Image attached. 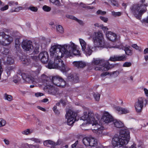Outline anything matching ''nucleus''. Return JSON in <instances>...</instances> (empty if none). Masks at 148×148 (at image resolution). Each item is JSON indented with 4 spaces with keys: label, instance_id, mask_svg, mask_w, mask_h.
Here are the masks:
<instances>
[{
    "label": "nucleus",
    "instance_id": "nucleus-1",
    "mask_svg": "<svg viewBox=\"0 0 148 148\" xmlns=\"http://www.w3.org/2000/svg\"><path fill=\"white\" fill-rule=\"evenodd\" d=\"M77 45L72 42L69 44L62 45L54 44L50 49V53L52 59L49 62L47 67L49 69H57L63 73H66L70 70L61 59L64 56H71L73 54L80 55V52L77 50Z\"/></svg>",
    "mask_w": 148,
    "mask_h": 148
},
{
    "label": "nucleus",
    "instance_id": "nucleus-2",
    "mask_svg": "<svg viewBox=\"0 0 148 148\" xmlns=\"http://www.w3.org/2000/svg\"><path fill=\"white\" fill-rule=\"evenodd\" d=\"M94 114L91 111L88 112V114L86 112H84V115L80 119V121H83L84 122L80 125L82 127H86L89 124H92L95 129L92 130L94 132L95 131L97 134L100 136H102L105 135L103 132L104 128L98 124V121L93 117Z\"/></svg>",
    "mask_w": 148,
    "mask_h": 148
},
{
    "label": "nucleus",
    "instance_id": "nucleus-3",
    "mask_svg": "<svg viewBox=\"0 0 148 148\" xmlns=\"http://www.w3.org/2000/svg\"><path fill=\"white\" fill-rule=\"evenodd\" d=\"M130 139V132L128 130L124 129H121L119 135L115 134L112 140V144L114 147L124 148H136V144L133 143L130 147L126 146Z\"/></svg>",
    "mask_w": 148,
    "mask_h": 148
},
{
    "label": "nucleus",
    "instance_id": "nucleus-4",
    "mask_svg": "<svg viewBox=\"0 0 148 148\" xmlns=\"http://www.w3.org/2000/svg\"><path fill=\"white\" fill-rule=\"evenodd\" d=\"M148 6V0H140V3H134L131 5L130 9L131 13L138 19H140L142 15L147 10Z\"/></svg>",
    "mask_w": 148,
    "mask_h": 148
},
{
    "label": "nucleus",
    "instance_id": "nucleus-5",
    "mask_svg": "<svg viewBox=\"0 0 148 148\" xmlns=\"http://www.w3.org/2000/svg\"><path fill=\"white\" fill-rule=\"evenodd\" d=\"M92 38L94 47L95 48L101 49L105 48H108L114 47L113 46L106 45L103 35L101 31L94 32Z\"/></svg>",
    "mask_w": 148,
    "mask_h": 148
},
{
    "label": "nucleus",
    "instance_id": "nucleus-6",
    "mask_svg": "<svg viewBox=\"0 0 148 148\" xmlns=\"http://www.w3.org/2000/svg\"><path fill=\"white\" fill-rule=\"evenodd\" d=\"M92 62L94 64L99 66L95 67L94 69L96 71H106L110 69L111 66L108 61L105 60L104 59L93 58Z\"/></svg>",
    "mask_w": 148,
    "mask_h": 148
},
{
    "label": "nucleus",
    "instance_id": "nucleus-7",
    "mask_svg": "<svg viewBox=\"0 0 148 148\" xmlns=\"http://www.w3.org/2000/svg\"><path fill=\"white\" fill-rule=\"evenodd\" d=\"M42 67L39 65L38 69L35 71H30V75H28L25 73H21L20 76L23 79L27 82L33 83L34 81V77L38 76L40 73Z\"/></svg>",
    "mask_w": 148,
    "mask_h": 148
},
{
    "label": "nucleus",
    "instance_id": "nucleus-8",
    "mask_svg": "<svg viewBox=\"0 0 148 148\" xmlns=\"http://www.w3.org/2000/svg\"><path fill=\"white\" fill-rule=\"evenodd\" d=\"M79 40L82 51L86 56L90 55L92 53V49H93V47L89 45H87L83 39L79 38Z\"/></svg>",
    "mask_w": 148,
    "mask_h": 148
},
{
    "label": "nucleus",
    "instance_id": "nucleus-9",
    "mask_svg": "<svg viewBox=\"0 0 148 148\" xmlns=\"http://www.w3.org/2000/svg\"><path fill=\"white\" fill-rule=\"evenodd\" d=\"M13 40V38L4 32H0V44L3 46L9 45Z\"/></svg>",
    "mask_w": 148,
    "mask_h": 148
},
{
    "label": "nucleus",
    "instance_id": "nucleus-10",
    "mask_svg": "<svg viewBox=\"0 0 148 148\" xmlns=\"http://www.w3.org/2000/svg\"><path fill=\"white\" fill-rule=\"evenodd\" d=\"M76 114L73 112L71 110H69L66 112L65 115L67 119V124L69 125H72L76 121Z\"/></svg>",
    "mask_w": 148,
    "mask_h": 148
},
{
    "label": "nucleus",
    "instance_id": "nucleus-11",
    "mask_svg": "<svg viewBox=\"0 0 148 148\" xmlns=\"http://www.w3.org/2000/svg\"><path fill=\"white\" fill-rule=\"evenodd\" d=\"M82 141L83 143L86 146L96 147L98 144L97 140L92 137H84L83 138Z\"/></svg>",
    "mask_w": 148,
    "mask_h": 148
},
{
    "label": "nucleus",
    "instance_id": "nucleus-12",
    "mask_svg": "<svg viewBox=\"0 0 148 148\" xmlns=\"http://www.w3.org/2000/svg\"><path fill=\"white\" fill-rule=\"evenodd\" d=\"M32 58L35 61L37 60L38 58L43 63H46L48 62L49 60V55L46 51L42 52L39 54L38 57L35 56H31Z\"/></svg>",
    "mask_w": 148,
    "mask_h": 148
},
{
    "label": "nucleus",
    "instance_id": "nucleus-13",
    "mask_svg": "<svg viewBox=\"0 0 148 148\" xmlns=\"http://www.w3.org/2000/svg\"><path fill=\"white\" fill-rule=\"evenodd\" d=\"M114 119L113 116L108 112L104 111L102 114L101 119L105 123L109 125H112Z\"/></svg>",
    "mask_w": 148,
    "mask_h": 148
},
{
    "label": "nucleus",
    "instance_id": "nucleus-14",
    "mask_svg": "<svg viewBox=\"0 0 148 148\" xmlns=\"http://www.w3.org/2000/svg\"><path fill=\"white\" fill-rule=\"evenodd\" d=\"M145 100L147 101L146 99H145L143 97H139L138 98L137 101L134 104V107L136 111L137 112H141L143 107V102Z\"/></svg>",
    "mask_w": 148,
    "mask_h": 148
},
{
    "label": "nucleus",
    "instance_id": "nucleus-15",
    "mask_svg": "<svg viewBox=\"0 0 148 148\" xmlns=\"http://www.w3.org/2000/svg\"><path fill=\"white\" fill-rule=\"evenodd\" d=\"M32 44V42L31 41L25 40L23 41L21 46L23 49L26 51H32L33 49Z\"/></svg>",
    "mask_w": 148,
    "mask_h": 148
},
{
    "label": "nucleus",
    "instance_id": "nucleus-16",
    "mask_svg": "<svg viewBox=\"0 0 148 148\" xmlns=\"http://www.w3.org/2000/svg\"><path fill=\"white\" fill-rule=\"evenodd\" d=\"M113 48L124 50L126 54L127 55H131L132 54L131 48L130 46L127 45H126L125 46H124L122 44H121L119 45H116L115 46H114Z\"/></svg>",
    "mask_w": 148,
    "mask_h": 148
},
{
    "label": "nucleus",
    "instance_id": "nucleus-17",
    "mask_svg": "<svg viewBox=\"0 0 148 148\" xmlns=\"http://www.w3.org/2000/svg\"><path fill=\"white\" fill-rule=\"evenodd\" d=\"M46 86L48 89V92L49 94L54 95L58 94V92L57 88L51 85H48Z\"/></svg>",
    "mask_w": 148,
    "mask_h": 148
},
{
    "label": "nucleus",
    "instance_id": "nucleus-18",
    "mask_svg": "<svg viewBox=\"0 0 148 148\" xmlns=\"http://www.w3.org/2000/svg\"><path fill=\"white\" fill-rule=\"evenodd\" d=\"M106 38L109 40L113 41L116 38V35L112 32L108 31L106 34Z\"/></svg>",
    "mask_w": 148,
    "mask_h": 148
},
{
    "label": "nucleus",
    "instance_id": "nucleus-19",
    "mask_svg": "<svg viewBox=\"0 0 148 148\" xmlns=\"http://www.w3.org/2000/svg\"><path fill=\"white\" fill-rule=\"evenodd\" d=\"M73 64L74 67L78 69L82 68L86 65V63L82 61H74Z\"/></svg>",
    "mask_w": 148,
    "mask_h": 148
},
{
    "label": "nucleus",
    "instance_id": "nucleus-20",
    "mask_svg": "<svg viewBox=\"0 0 148 148\" xmlns=\"http://www.w3.org/2000/svg\"><path fill=\"white\" fill-rule=\"evenodd\" d=\"M111 125L112 127L114 126L116 128H120L124 126V124L119 120L114 119Z\"/></svg>",
    "mask_w": 148,
    "mask_h": 148
},
{
    "label": "nucleus",
    "instance_id": "nucleus-21",
    "mask_svg": "<svg viewBox=\"0 0 148 148\" xmlns=\"http://www.w3.org/2000/svg\"><path fill=\"white\" fill-rule=\"evenodd\" d=\"M19 58L21 60V63L25 66L29 65L31 63V61L27 56H23L21 58L20 56H18Z\"/></svg>",
    "mask_w": 148,
    "mask_h": 148
},
{
    "label": "nucleus",
    "instance_id": "nucleus-22",
    "mask_svg": "<svg viewBox=\"0 0 148 148\" xmlns=\"http://www.w3.org/2000/svg\"><path fill=\"white\" fill-rule=\"evenodd\" d=\"M61 79V77L58 76L53 77L51 78V82L54 85L58 86L60 85L59 83Z\"/></svg>",
    "mask_w": 148,
    "mask_h": 148
},
{
    "label": "nucleus",
    "instance_id": "nucleus-23",
    "mask_svg": "<svg viewBox=\"0 0 148 148\" xmlns=\"http://www.w3.org/2000/svg\"><path fill=\"white\" fill-rule=\"evenodd\" d=\"M49 78L44 74H42L40 78L39 82L42 83L46 86L48 84Z\"/></svg>",
    "mask_w": 148,
    "mask_h": 148
},
{
    "label": "nucleus",
    "instance_id": "nucleus-24",
    "mask_svg": "<svg viewBox=\"0 0 148 148\" xmlns=\"http://www.w3.org/2000/svg\"><path fill=\"white\" fill-rule=\"evenodd\" d=\"M115 109L117 111L118 114H126L130 112L129 110L127 108H123L118 106L116 107Z\"/></svg>",
    "mask_w": 148,
    "mask_h": 148
},
{
    "label": "nucleus",
    "instance_id": "nucleus-25",
    "mask_svg": "<svg viewBox=\"0 0 148 148\" xmlns=\"http://www.w3.org/2000/svg\"><path fill=\"white\" fill-rule=\"evenodd\" d=\"M29 143H31L30 141L34 142L35 143L42 144V140L40 139L35 138H26L25 139Z\"/></svg>",
    "mask_w": 148,
    "mask_h": 148
},
{
    "label": "nucleus",
    "instance_id": "nucleus-26",
    "mask_svg": "<svg viewBox=\"0 0 148 148\" xmlns=\"http://www.w3.org/2000/svg\"><path fill=\"white\" fill-rule=\"evenodd\" d=\"M68 79L69 81L72 82L74 83H77L79 82V78L76 75L69 76Z\"/></svg>",
    "mask_w": 148,
    "mask_h": 148
},
{
    "label": "nucleus",
    "instance_id": "nucleus-27",
    "mask_svg": "<svg viewBox=\"0 0 148 148\" xmlns=\"http://www.w3.org/2000/svg\"><path fill=\"white\" fill-rule=\"evenodd\" d=\"M66 17L68 18H70L71 19L74 20L78 22L80 25H83L84 23L83 21L80 20L79 19H78L76 17L71 15H66Z\"/></svg>",
    "mask_w": 148,
    "mask_h": 148
},
{
    "label": "nucleus",
    "instance_id": "nucleus-28",
    "mask_svg": "<svg viewBox=\"0 0 148 148\" xmlns=\"http://www.w3.org/2000/svg\"><path fill=\"white\" fill-rule=\"evenodd\" d=\"M14 63V59L11 56L8 57L7 58V61L5 62H4V63L5 64L11 65L13 64Z\"/></svg>",
    "mask_w": 148,
    "mask_h": 148
},
{
    "label": "nucleus",
    "instance_id": "nucleus-29",
    "mask_svg": "<svg viewBox=\"0 0 148 148\" xmlns=\"http://www.w3.org/2000/svg\"><path fill=\"white\" fill-rule=\"evenodd\" d=\"M15 47L16 50L21 54L20 52H19V51H20V42L19 38H17L15 39Z\"/></svg>",
    "mask_w": 148,
    "mask_h": 148
},
{
    "label": "nucleus",
    "instance_id": "nucleus-30",
    "mask_svg": "<svg viewBox=\"0 0 148 148\" xmlns=\"http://www.w3.org/2000/svg\"><path fill=\"white\" fill-rule=\"evenodd\" d=\"M43 144L44 146L48 147L49 145H55V143L51 140H47L44 142Z\"/></svg>",
    "mask_w": 148,
    "mask_h": 148
},
{
    "label": "nucleus",
    "instance_id": "nucleus-31",
    "mask_svg": "<svg viewBox=\"0 0 148 148\" xmlns=\"http://www.w3.org/2000/svg\"><path fill=\"white\" fill-rule=\"evenodd\" d=\"M9 49L7 48H5L3 47L1 48L0 51V52L3 54L7 55L9 53Z\"/></svg>",
    "mask_w": 148,
    "mask_h": 148
},
{
    "label": "nucleus",
    "instance_id": "nucleus-32",
    "mask_svg": "<svg viewBox=\"0 0 148 148\" xmlns=\"http://www.w3.org/2000/svg\"><path fill=\"white\" fill-rule=\"evenodd\" d=\"M39 45H36V46L34 47H34H33V49L32 51H33V53L37 54L39 52Z\"/></svg>",
    "mask_w": 148,
    "mask_h": 148
},
{
    "label": "nucleus",
    "instance_id": "nucleus-33",
    "mask_svg": "<svg viewBox=\"0 0 148 148\" xmlns=\"http://www.w3.org/2000/svg\"><path fill=\"white\" fill-rule=\"evenodd\" d=\"M33 132V130L32 129H27L22 132V133L24 135H29Z\"/></svg>",
    "mask_w": 148,
    "mask_h": 148
},
{
    "label": "nucleus",
    "instance_id": "nucleus-34",
    "mask_svg": "<svg viewBox=\"0 0 148 148\" xmlns=\"http://www.w3.org/2000/svg\"><path fill=\"white\" fill-rule=\"evenodd\" d=\"M25 145L27 146L29 148H39V145L38 144L33 145L26 143L25 144Z\"/></svg>",
    "mask_w": 148,
    "mask_h": 148
},
{
    "label": "nucleus",
    "instance_id": "nucleus-35",
    "mask_svg": "<svg viewBox=\"0 0 148 148\" xmlns=\"http://www.w3.org/2000/svg\"><path fill=\"white\" fill-rule=\"evenodd\" d=\"M4 99L9 101H11L12 100V97L10 95L5 93L4 95Z\"/></svg>",
    "mask_w": 148,
    "mask_h": 148
},
{
    "label": "nucleus",
    "instance_id": "nucleus-36",
    "mask_svg": "<svg viewBox=\"0 0 148 148\" xmlns=\"http://www.w3.org/2000/svg\"><path fill=\"white\" fill-rule=\"evenodd\" d=\"M126 56L124 55L121 56L117 55V61H122L126 59Z\"/></svg>",
    "mask_w": 148,
    "mask_h": 148
},
{
    "label": "nucleus",
    "instance_id": "nucleus-37",
    "mask_svg": "<svg viewBox=\"0 0 148 148\" xmlns=\"http://www.w3.org/2000/svg\"><path fill=\"white\" fill-rule=\"evenodd\" d=\"M93 96L96 101H98L99 100L100 97V94L98 93H94L93 95Z\"/></svg>",
    "mask_w": 148,
    "mask_h": 148
},
{
    "label": "nucleus",
    "instance_id": "nucleus-38",
    "mask_svg": "<svg viewBox=\"0 0 148 148\" xmlns=\"http://www.w3.org/2000/svg\"><path fill=\"white\" fill-rule=\"evenodd\" d=\"M20 78L18 77V75H16L14 76L13 81L15 83H17L20 80Z\"/></svg>",
    "mask_w": 148,
    "mask_h": 148
},
{
    "label": "nucleus",
    "instance_id": "nucleus-39",
    "mask_svg": "<svg viewBox=\"0 0 148 148\" xmlns=\"http://www.w3.org/2000/svg\"><path fill=\"white\" fill-rule=\"evenodd\" d=\"M59 84L60 85L58 86L62 88L64 87L66 85L65 81L63 80L62 78L59 83Z\"/></svg>",
    "mask_w": 148,
    "mask_h": 148
},
{
    "label": "nucleus",
    "instance_id": "nucleus-40",
    "mask_svg": "<svg viewBox=\"0 0 148 148\" xmlns=\"http://www.w3.org/2000/svg\"><path fill=\"white\" fill-rule=\"evenodd\" d=\"M111 13L112 15L114 17L120 16L122 14V13L119 12H115L114 11H113Z\"/></svg>",
    "mask_w": 148,
    "mask_h": 148
},
{
    "label": "nucleus",
    "instance_id": "nucleus-41",
    "mask_svg": "<svg viewBox=\"0 0 148 148\" xmlns=\"http://www.w3.org/2000/svg\"><path fill=\"white\" fill-rule=\"evenodd\" d=\"M80 5L83 8H86L89 9H92L93 8V6H87L86 4L83 3H80Z\"/></svg>",
    "mask_w": 148,
    "mask_h": 148
},
{
    "label": "nucleus",
    "instance_id": "nucleus-42",
    "mask_svg": "<svg viewBox=\"0 0 148 148\" xmlns=\"http://www.w3.org/2000/svg\"><path fill=\"white\" fill-rule=\"evenodd\" d=\"M50 2L58 6L60 5V3L58 0H49Z\"/></svg>",
    "mask_w": 148,
    "mask_h": 148
},
{
    "label": "nucleus",
    "instance_id": "nucleus-43",
    "mask_svg": "<svg viewBox=\"0 0 148 148\" xmlns=\"http://www.w3.org/2000/svg\"><path fill=\"white\" fill-rule=\"evenodd\" d=\"M57 31L60 33H62L63 32L64 30L62 26L60 25H59L56 27Z\"/></svg>",
    "mask_w": 148,
    "mask_h": 148
},
{
    "label": "nucleus",
    "instance_id": "nucleus-44",
    "mask_svg": "<svg viewBox=\"0 0 148 148\" xmlns=\"http://www.w3.org/2000/svg\"><path fill=\"white\" fill-rule=\"evenodd\" d=\"M132 47L136 50H138L140 52H142L143 49L140 47H138L137 45L134 44L132 45Z\"/></svg>",
    "mask_w": 148,
    "mask_h": 148
},
{
    "label": "nucleus",
    "instance_id": "nucleus-45",
    "mask_svg": "<svg viewBox=\"0 0 148 148\" xmlns=\"http://www.w3.org/2000/svg\"><path fill=\"white\" fill-rule=\"evenodd\" d=\"M117 55H114L110 57L109 60L111 61H117Z\"/></svg>",
    "mask_w": 148,
    "mask_h": 148
},
{
    "label": "nucleus",
    "instance_id": "nucleus-46",
    "mask_svg": "<svg viewBox=\"0 0 148 148\" xmlns=\"http://www.w3.org/2000/svg\"><path fill=\"white\" fill-rule=\"evenodd\" d=\"M42 9L44 11L47 12H49L51 10V8L50 7L46 5H45L43 7Z\"/></svg>",
    "mask_w": 148,
    "mask_h": 148
},
{
    "label": "nucleus",
    "instance_id": "nucleus-47",
    "mask_svg": "<svg viewBox=\"0 0 148 148\" xmlns=\"http://www.w3.org/2000/svg\"><path fill=\"white\" fill-rule=\"evenodd\" d=\"M6 123V121L3 119H0V127L4 126Z\"/></svg>",
    "mask_w": 148,
    "mask_h": 148
},
{
    "label": "nucleus",
    "instance_id": "nucleus-48",
    "mask_svg": "<svg viewBox=\"0 0 148 148\" xmlns=\"http://www.w3.org/2000/svg\"><path fill=\"white\" fill-rule=\"evenodd\" d=\"M112 4L116 7H118L119 4L118 2L115 0H110Z\"/></svg>",
    "mask_w": 148,
    "mask_h": 148
},
{
    "label": "nucleus",
    "instance_id": "nucleus-49",
    "mask_svg": "<svg viewBox=\"0 0 148 148\" xmlns=\"http://www.w3.org/2000/svg\"><path fill=\"white\" fill-rule=\"evenodd\" d=\"M132 63L130 62H126L123 64V66L124 67H129L131 66Z\"/></svg>",
    "mask_w": 148,
    "mask_h": 148
},
{
    "label": "nucleus",
    "instance_id": "nucleus-50",
    "mask_svg": "<svg viewBox=\"0 0 148 148\" xmlns=\"http://www.w3.org/2000/svg\"><path fill=\"white\" fill-rule=\"evenodd\" d=\"M57 106H54L53 108V110L54 112L57 115L59 114L60 112L57 109Z\"/></svg>",
    "mask_w": 148,
    "mask_h": 148
},
{
    "label": "nucleus",
    "instance_id": "nucleus-51",
    "mask_svg": "<svg viewBox=\"0 0 148 148\" xmlns=\"http://www.w3.org/2000/svg\"><path fill=\"white\" fill-rule=\"evenodd\" d=\"M97 13L98 14H101L104 15L106 14V12L105 11H103L101 10H98L97 12Z\"/></svg>",
    "mask_w": 148,
    "mask_h": 148
},
{
    "label": "nucleus",
    "instance_id": "nucleus-52",
    "mask_svg": "<svg viewBox=\"0 0 148 148\" xmlns=\"http://www.w3.org/2000/svg\"><path fill=\"white\" fill-rule=\"evenodd\" d=\"M100 28L102 29V30L104 32L107 31L108 30V28L106 27H105L104 26H103V25L102 24H101L100 25Z\"/></svg>",
    "mask_w": 148,
    "mask_h": 148
},
{
    "label": "nucleus",
    "instance_id": "nucleus-53",
    "mask_svg": "<svg viewBox=\"0 0 148 148\" xmlns=\"http://www.w3.org/2000/svg\"><path fill=\"white\" fill-rule=\"evenodd\" d=\"M100 19L105 23H106L108 20V18L103 16H100Z\"/></svg>",
    "mask_w": 148,
    "mask_h": 148
},
{
    "label": "nucleus",
    "instance_id": "nucleus-54",
    "mask_svg": "<svg viewBox=\"0 0 148 148\" xmlns=\"http://www.w3.org/2000/svg\"><path fill=\"white\" fill-rule=\"evenodd\" d=\"M29 9L31 11L35 12H36L38 10V8L37 7L33 6L30 7Z\"/></svg>",
    "mask_w": 148,
    "mask_h": 148
},
{
    "label": "nucleus",
    "instance_id": "nucleus-55",
    "mask_svg": "<svg viewBox=\"0 0 148 148\" xmlns=\"http://www.w3.org/2000/svg\"><path fill=\"white\" fill-rule=\"evenodd\" d=\"M8 5H5L4 7L1 8H0V10L1 11H4L7 10L8 8Z\"/></svg>",
    "mask_w": 148,
    "mask_h": 148
},
{
    "label": "nucleus",
    "instance_id": "nucleus-56",
    "mask_svg": "<svg viewBox=\"0 0 148 148\" xmlns=\"http://www.w3.org/2000/svg\"><path fill=\"white\" fill-rule=\"evenodd\" d=\"M22 7H19L18 8H15L14 10H13L12 9V12H17L19 11L20 10H22Z\"/></svg>",
    "mask_w": 148,
    "mask_h": 148
},
{
    "label": "nucleus",
    "instance_id": "nucleus-57",
    "mask_svg": "<svg viewBox=\"0 0 148 148\" xmlns=\"http://www.w3.org/2000/svg\"><path fill=\"white\" fill-rule=\"evenodd\" d=\"M109 74V73L108 72H104L101 73V76L102 77H104Z\"/></svg>",
    "mask_w": 148,
    "mask_h": 148
},
{
    "label": "nucleus",
    "instance_id": "nucleus-58",
    "mask_svg": "<svg viewBox=\"0 0 148 148\" xmlns=\"http://www.w3.org/2000/svg\"><path fill=\"white\" fill-rule=\"evenodd\" d=\"M8 4L10 6H12V5H14L15 3L13 1H11L9 2L8 3ZM18 4V3L17 2H16L15 3V4L16 5H17Z\"/></svg>",
    "mask_w": 148,
    "mask_h": 148
},
{
    "label": "nucleus",
    "instance_id": "nucleus-59",
    "mask_svg": "<svg viewBox=\"0 0 148 148\" xmlns=\"http://www.w3.org/2000/svg\"><path fill=\"white\" fill-rule=\"evenodd\" d=\"M78 143V140L76 141L75 143L71 145V147L72 148H76V146Z\"/></svg>",
    "mask_w": 148,
    "mask_h": 148
},
{
    "label": "nucleus",
    "instance_id": "nucleus-60",
    "mask_svg": "<svg viewBox=\"0 0 148 148\" xmlns=\"http://www.w3.org/2000/svg\"><path fill=\"white\" fill-rule=\"evenodd\" d=\"M43 95V94L42 93L40 92H37L35 94V96L37 97H41Z\"/></svg>",
    "mask_w": 148,
    "mask_h": 148
},
{
    "label": "nucleus",
    "instance_id": "nucleus-61",
    "mask_svg": "<svg viewBox=\"0 0 148 148\" xmlns=\"http://www.w3.org/2000/svg\"><path fill=\"white\" fill-rule=\"evenodd\" d=\"M144 91L146 96L148 97V90L146 88H144Z\"/></svg>",
    "mask_w": 148,
    "mask_h": 148
},
{
    "label": "nucleus",
    "instance_id": "nucleus-62",
    "mask_svg": "<svg viewBox=\"0 0 148 148\" xmlns=\"http://www.w3.org/2000/svg\"><path fill=\"white\" fill-rule=\"evenodd\" d=\"M37 108L38 109L41 110H42V111L45 112V111H46V110H45V108H43L42 107H40V106H38L37 107Z\"/></svg>",
    "mask_w": 148,
    "mask_h": 148
},
{
    "label": "nucleus",
    "instance_id": "nucleus-63",
    "mask_svg": "<svg viewBox=\"0 0 148 148\" xmlns=\"http://www.w3.org/2000/svg\"><path fill=\"white\" fill-rule=\"evenodd\" d=\"M4 141L7 145H8L9 144L10 142L9 141L6 139H5L4 140Z\"/></svg>",
    "mask_w": 148,
    "mask_h": 148
},
{
    "label": "nucleus",
    "instance_id": "nucleus-64",
    "mask_svg": "<svg viewBox=\"0 0 148 148\" xmlns=\"http://www.w3.org/2000/svg\"><path fill=\"white\" fill-rule=\"evenodd\" d=\"M144 52L145 54L148 53V48L145 49L144 50Z\"/></svg>",
    "mask_w": 148,
    "mask_h": 148
}]
</instances>
